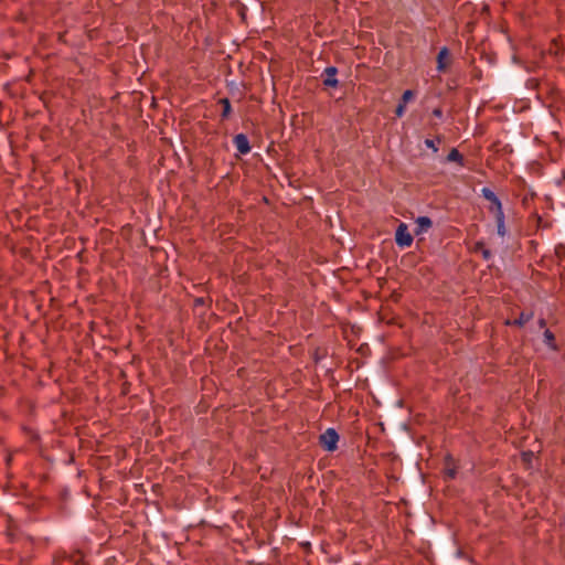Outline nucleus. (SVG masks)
I'll list each match as a JSON object with an SVG mask.
<instances>
[{
    "instance_id": "nucleus-13",
    "label": "nucleus",
    "mask_w": 565,
    "mask_h": 565,
    "mask_svg": "<svg viewBox=\"0 0 565 565\" xmlns=\"http://www.w3.org/2000/svg\"><path fill=\"white\" fill-rule=\"evenodd\" d=\"M415 97V93L411 89H407L403 93L402 95V103L404 104H407L408 102H411L413 98Z\"/></svg>"
},
{
    "instance_id": "nucleus-4",
    "label": "nucleus",
    "mask_w": 565,
    "mask_h": 565,
    "mask_svg": "<svg viewBox=\"0 0 565 565\" xmlns=\"http://www.w3.org/2000/svg\"><path fill=\"white\" fill-rule=\"evenodd\" d=\"M338 70L334 66H329L323 71V84L329 87H337L339 82L337 79Z\"/></svg>"
},
{
    "instance_id": "nucleus-20",
    "label": "nucleus",
    "mask_w": 565,
    "mask_h": 565,
    "mask_svg": "<svg viewBox=\"0 0 565 565\" xmlns=\"http://www.w3.org/2000/svg\"><path fill=\"white\" fill-rule=\"evenodd\" d=\"M545 324H546L545 320H544V319H540V321H539V326H540L541 328H544V327H545Z\"/></svg>"
},
{
    "instance_id": "nucleus-16",
    "label": "nucleus",
    "mask_w": 565,
    "mask_h": 565,
    "mask_svg": "<svg viewBox=\"0 0 565 565\" xmlns=\"http://www.w3.org/2000/svg\"><path fill=\"white\" fill-rule=\"evenodd\" d=\"M425 145H426L428 148L433 149V151H434V152H437V151H438V148H437V146L435 145V141H434V140H431V139H426V140H425Z\"/></svg>"
},
{
    "instance_id": "nucleus-15",
    "label": "nucleus",
    "mask_w": 565,
    "mask_h": 565,
    "mask_svg": "<svg viewBox=\"0 0 565 565\" xmlns=\"http://www.w3.org/2000/svg\"><path fill=\"white\" fill-rule=\"evenodd\" d=\"M405 106H406V104H404V103H402V102L398 104V106H397V107H396V109H395V115H396L397 117H402V116L404 115V113H405Z\"/></svg>"
},
{
    "instance_id": "nucleus-17",
    "label": "nucleus",
    "mask_w": 565,
    "mask_h": 565,
    "mask_svg": "<svg viewBox=\"0 0 565 565\" xmlns=\"http://www.w3.org/2000/svg\"><path fill=\"white\" fill-rule=\"evenodd\" d=\"M481 253H482V256H483L484 259H489L491 257L490 250L488 248H486V247L482 249Z\"/></svg>"
},
{
    "instance_id": "nucleus-5",
    "label": "nucleus",
    "mask_w": 565,
    "mask_h": 565,
    "mask_svg": "<svg viewBox=\"0 0 565 565\" xmlns=\"http://www.w3.org/2000/svg\"><path fill=\"white\" fill-rule=\"evenodd\" d=\"M233 142L239 153L246 154L250 151L248 138L244 134L236 135Z\"/></svg>"
},
{
    "instance_id": "nucleus-10",
    "label": "nucleus",
    "mask_w": 565,
    "mask_h": 565,
    "mask_svg": "<svg viewBox=\"0 0 565 565\" xmlns=\"http://www.w3.org/2000/svg\"><path fill=\"white\" fill-rule=\"evenodd\" d=\"M448 161L458 162L460 166H463V157L457 149H451L447 156Z\"/></svg>"
},
{
    "instance_id": "nucleus-12",
    "label": "nucleus",
    "mask_w": 565,
    "mask_h": 565,
    "mask_svg": "<svg viewBox=\"0 0 565 565\" xmlns=\"http://www.w3.org/2000/svg\"><path fill=\"white\" fill-rule=\"evenodd\" d=\"M544 342L552 349H556L555 337L550 330L544 331Z\"/></svg>"
},
{
    "instance_id": "nucleus-7",
    "label": "nucleus",
    "mask_w": 565,
    "mask_h": 565,
    "mask_svg": "<svg viewBox=\"0 0 565 565\" xmlns=\"http://www.w3.org/2000/svg\"><path fill=\"white\" fill-rule=\"evenodd\" d=\"M495 209H497L495 210L497 214H494L493 216L497 222V231L501 237H504L507 234V228H505V224H504V213H503L502 207H500L499 205Z\"/></svg>"
},
{
    "instance_id": "nucleus-14",
    "label": "nucleus",
    "mask_w": 565,
    "mask_h": 565,
    "mask_svg": "<svg viewBox=\"0 0 565 565\" xmlns=\"http://www.w3.org/2000/svg\"><path fill=\"white\" fill-rule=\"evenodd\" d=\"M445 473L448 479H454L456 477V469L454 467L447 466L445 469Z\"/></svg>"
},
{
    "instance_id": "nucleus-6",
    "label": "nucleus",
    "mask_w": 565,
    "mask_h": 565,
    "mask_svg": "<svg viewBox=\"0 0 565 565\" xmlns=\"http://www.w3.org/2000/svg\"><path fill=\"white\" fill-rule=\"evenodd\" d=\"M450 64V53L447 47H443L437 55V70L445 72Z\"/></svg>"
},
{
    "instance_id": "nucleus-18",
    "label": "nucleus",
    "mask_w": 565,
    "mask_h": 565,
    "mask_svg": "<svg viewBox=\"0 0 565 565\" xmlns=\"http://www.w3.org/2000/svg\"><path fill=\"white\" fill-rule=\"evenodd\" d=\"M484 247H486V246H484V244H483L482 242H478V243H476V246H475L476 250H480V252H482V249H483Z\"/></svg>"
},
{
    "instance_id": "nucleus-11",
    "label": "nucleus",
    "mask_w": 565,
    "mask_h": 565,
    "mask_svg": "<svg viewBox=\"0 0 565 565\" xmlns=\"http://www.w3.org/2000/svg\"><path fill=\"white\" fill-rule=\"evenodd\" d=\"M220 104L223 107L222 117L227 118L232 111L231 103L227 98L220 99Z\"/></svg>"
},
{
    "instance_id": "nucleus-8",
    "label": "nucleus",
    "mask_w": 565,
    "mask_h": 565,
    "mask_svg": "<svg viewBox=\"0 0 565 565\" xmlns=\"http://www.w3.org/2000/svg\"><path fill=\"white\" fill-rule=\"evenodd\" d=\"M433 226V221L428 216H419L416 220V230L415 234L419 235L423 233L428 232L429 228Z\"/></svg>"
},
{
    "instance_id": "nucleus-3",
    "label": "nucleus",
    "mask_w": 565,
    "mask_h": 565,
    "mask_svg": "<svg viewBox=\"0 0 565 565\" xmlns=\"http://www.w3.org/2000/svg\"><path fill=\"white\" fill-rule=\"evenodd\" d=\"M482 192V195L486 200H488L490 202V206H489V211L490 213H492L493 215L497 214V206L499 205L500 207H502V204H501V201L498 199V196L494 194L493 191H491L489 188H483L481 190Z\"/></svg>"
},
{
    "instance_id": "nucleus-19",
    "label": "nucleus",
    "mask_w": 565,
    "mask_h": 565,
    "mask_svg": "<svg viewBox=\"0 0 565 565\" xmlns=\"http://www.w3.org/2000/svg\"><path fill=\"white\" fill-rule=\"evenodd\" d=\"M433 115L436 116V117H441L443 116V111L440 108H435L433 110Z\"/></svg>"
},
{
    "instance_id": "nucleus-1",
    "label": "nucleus",
    "mask_w": 565,
    "mask_h": 565,
    "mask_svg": "<svg viewBox=\"0 0 565 565\" xmlns=\"http://www.w3.org/2000/svg\"><path fill=\"white\" fill-rule=\"evenodd\" d=\"M339 441V435L333 428H328L319 437L321 447L328 451H334Z\"/></svg>"
},
{
    "instance_id": "nucleus-9",
    "label": "nucleus",
    "mask_w": 565,
    "mask_h": 565,
    "mask_svg": "<svg viewBox=\"0 0 565 565\" xmlns=\"http://www.w3.org/2000/svg\"><path fill=\"white\" fill-rule=\"evenodd\" d=\"M532 318H533V312L532 311L521 312L518 319H515L512 322L511 321H507V324H512V326H516V327L521 328L525 323H527Z\"/></svg>"
},
{
    "instance_id": "nucleus-2",
    "label": "nucleus",
    "mask_w": 565,
    "mask_h": 565,
    "mask_svg": "<svg viewBox=\"0 0 565 565\" xmlns=\"http://www.w3.org/2000/svg\"><path fill=\"white\" fill-rule=\"evenodd\" d=\"M395 241L396 244L401 247H408L413 243V236L408 232V227L405 223H401L397 226L396 233H395Z\"/></svg>"
}]
</instances>
